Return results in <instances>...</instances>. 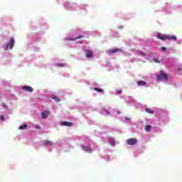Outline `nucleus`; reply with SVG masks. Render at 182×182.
<instances>
[{"mask_svg": "<svg viewBox=\"0 0 182 182\" xmlns=\"http://www.w3.org/2000/svg\"><path fill=\"white\" fill-rule=\"evenodd\" d=\"M158 39H161V41H177V37L176 36H168L166 34H161L158 33L156 34Z\"/></svg>", "mask_w": 182, "mask_h": 182, "instance_id": "1", "label": "nucleus"}, {"mask_svg": "<svg viewBox=\"0 0 182 182\" xmlns=\"http://www.w3.org/2000/svg\"><path fill=\"white\" fill-rule=\"evenodd\" d=\"M178 70H182V68H178Z\"/></svg>", "mask_w": 182, "mask_h": 182, "instance_id": "30", "label": "nucleus"}, {"mask_svg": "<svg viewBox=\"0 0 182 182\" xmlns=\"http://www.w3.org/2000/svg\"><path fill=\"white\" fill-rule=\"evenodd\" d=\"M2 106H4V107H6V109H7L8 105H6L5 103H2Z\"/></svg>", "mask_w": 182, "mask_h": 182, "instance_id": "25", "label": "nucleus"}, {"mask_svg": "<svg viewBox=\"0 0 182 182\" xmlns=\"http://www.w3.org/2000/svg\"><path fill=\"white\" fill-rule=\"evenodd\" d=\"M14 45H15V39L11 38L9 43L6 46L5 50H8V48H9V49H12V48H14Z\"/></svg>", "mask_w": 182, "mask_h": 182, "instance_id": "4", "label": "nucleus"}, {"mask_svg": "<svg viewBox=\"0 0 182 182\" xmlns=\"http://www.w3.org/2000/svg\"><path fill=\"white\" fill-rule=\"evenodd\" d=\"M43 144H44V146H52V141H44Z\"/></svg>", "mask_w": 182, "mask_h": 182, "instance_id": "14", "label": "nucleus"}, {"mask_svg": "<svg viewBox=\"0 0 182 182\" xmlns=\"http://www.w3.org/2000/svg\"><path fill=\"white\" fill-rule=\"evenodd\" d=\"M139 55H141V56H146V53L141 51V50H138Z\"/></svg>", "mask_w": 182, "mask_h": 182, "instance_id": "20", "label": "nucleus"}, {"mask_svg": "<svg viewBox=\"0 0 182 182\" xmlns=\"http://www.w3.org/2000/svg\"><path fill=\"white\" fill-rule=\"evenodd\" d=\"M0 120H1V122H4V121L5 120V116H4V115H0Z\"/></svg>", "mask_w": 182, "mask_h": 182, "instance_id": "22", "label": "nucleus"}, {"mask_svg": "<svg viewBox=\"0 0 182 182\" xmlns=\"http://www.w3.org/2000/svg\"><path fill=\"white\" fill-rule=\"evenodd\" d=\"M145 111L146 113H149V114H153L154 113V111L150 108H146Z\"/></svg>", "mask_w": 182, "mask_h": 182, "instance_id": "12", "label": "nucleus"}, {"mask_svg": "<svg viewBox=\"0 0 182 182\" xmlns=\"http://www.w3.org/2000/svg\"><path fill=\"white\" fill-rule=\"evenodd\" d=\"M117 92L118 95H120L122 93V90H117Z\"/></svg>", "mask_w": 182, "mask_h": 182, "instance_id": "26", "label": "nucleus"}, {"mask_svg": "<svg viewBox=\"0 0 182 182\" xmlns=\"http://www.w3.org/2000/svg\"><path fill=\"white\" fill-rule=\"evenodd\" d=\"M52 99L53 100H55V102H60V99H59L58 97H56V96H53V97H52Z\"/></svg>", "mask_w": 182, "mask_h": 182, "instance_id": "21", "label": "nucleus"}, {"mask_svg": "<svg viewBox=\"0 0 182 182\" xmlns=\"http://www.w3.org/2000/svg\"><path fill=\"white\" fill-rule=\"evenodd\" d=\"M138 86H146V85H147V82H146L145 81H141V80H139L136 82Z\"/></svg>", "mask_w": 182, "mask_h": 182, "instance_id": "11", "label": "nucleus"}, {"mask_svg": "<svg viewBox=\"0 0 182 182\" xmlns=\"http://www.w3.org/2000/svg\"><path fill=\"white\" fill-rule=\"evenodd\" d=\"M94 90H96L97 92H99L100 93H103V89H102V88L95 87Z\"/></svg>", "mask_w": 182, "mask_h": 182, "instance_id": "16", "label": "nucleus"}, {"mask_svg": "<svg viewBox=\"0 0 182 182\" xmlns=\"http://www.w3.org/2000/svg\"><path fill=\"white\" fill-rule=\"evenodd\" d=\"M56 66H58V68H65V66H66V64L58 63V64H56Z\"/></svg>", "mask_w": 182, "mask_h": 182, "instance_id": "18", "label": "nucleus"}, {"mask_svg": "<svg viewBox=\"0 0 182 182\" xmlns=\"http://www.w3.org/2000/svg\"><path fill=\"white\" fill-rule=\"evenodd\" d=\"M36 129H41V127L40 126H37Z\"/></svg>", "mask_w": 182, "mask_h": 182, "instance_id": "28", "label": "nucleus"}, {"mask_svg": "<svg viewBox=\"0 0 182 182\" xmlns=\"http://www.w3.org/2000/svg\"><path fill=\"white\" fill-rule=\"evenodd\" d=\"M61 124L62 126H68V127L73 126V123L67 121L61 122Z\"/></svg>", "mask_w": 182, "mask_h": 182, "instance_id": "9", "label": "nucleus"}, {"mask_svg": "<svg viewBox=\"0 0 182 182\" xmlns=\"http://www.w3.org/2000/svg\"><path fill=\"white\" fill-rule=\"evenodd\" d=\"M120 49L119 48H114L108 51L109 55H112L113 53H116L117 52H120Z\"/></svg>", "mask_w": 182, "mask_h": 182, "instance_id": "10", "label": "nucleus"}, {"mask_svg": "<svg viewBox=\"0 0 182 182\" xmlns=\"http://www.w3.org/2000/svg\"><path fill=\"white\" fill-rule=\"evenodd\" d=\"M146 132H150L151 130V125H147L145 128Z\"/></svg>", "mask_w": 182, "mask_h": 182, "instance_id": "19", "label": "nucleus"}, {"mask_svg": "<svg viewBox=\"0 0 182 182\" xmlns=\"http://www.w3.org/2000/svg\"><path fill=\"white\" fill-rule=\"evenodd\" d=\"M50 112L49 111H45L41 112V117L42 119H48V117H49Z\"/></svg>", "mask_w": 182, "mask_h": 182, "instance_id": "7", "label": "nucleus"}, {"mask_svg": "<svg viewBox=\"0 0 182 182\" xmlns=\"http://www.w3.org/2000/svg\"><path fill=\"white\" fill-rule=\"evenodd\" d=\"M105 112L107 114H110V112H107V110H105Z\"/></svg>", "mask_w": 182, "mask_h": 182, "instance_id": "27", "label": "nucleus"}, {"mask_svg": "<svg viewBox=\"0 0 182 182\" xmlns=\"http://www.w3.org/2000/svg\"><path fill=\"white\" fill-rule=\"evenodd\" d=\"M82 38H83V36H79L78 37H77L76 38H69V41H77V39H82Z\"/></svg>", "mask_w": 182, "mask_h": 182, "instance_id": "15", "label": "nucleus"}, {"mask_svg": "<svg viewBox=\"0 0 182 182\" xmlns=\"http://www.w3.org/2000/svg\"><path fill=\"white\" fill-rule=\"evenodd\" d=\"M156 79L157 80H163L164 79L165 82H167V80H168V77L164 72L160 71V75L157 76Z\"/></svg>", "mask_w": 182, "mask_h": 182, "instance_id": "2", "label": "nucleus"}, {"mask_svg": "<svg viewBox=\"0 0 182 182\" xmlns=\"http://www.w3.org/2000/svg\"><path fill=\"white\" fill-rule=\"evenodd\" d=\"M153 60L155 62V63H160V60H157L156 58H154Z\"/></svg>", "mask_w": 182, "mask_h": 182, "instance_id": "23", "label": "nucleus"}, {"mask_svg": "<svg viewBox=\"0 0 182 182\" xmlns=\"http://www.w3.org/2000/svg\"><path fill=\"white\" fill-rule=\"evenodd\" d=\"M28 127V124H23L19 127L20 130H23V129H26Z\"/></svg>", "mask_w": 182, "mask_h": 182, "instance_id": "17", "label": "nucleus"}, {"mask_svg": "<svg viewBox=\"0 0 182 182\" xmlns=\"http://www.w3.org/2000/svg\"><path fill=\"white\" fill-rule=\"evenodd\" d=\"M22 89L24 92H30L31 93L33 92V88L31 86H23Z\"/></svg>", "mask_w": 182, "mask_h": 182, "instance_id": "5", "label": "nucleus"}, {"mask_svg": "<svg viewBox=\"0 0 182 182\" xmlns=\"http://www.w3.org/2000/svg\"><path fill=\"white\" fill-rule=\"evenodd\" d=\"M127 144L128 146H134V144H137V139L136 138H132L127 140Z\"/></svg>", "mask_w": 182, "mask_h": 182, "instance_id": "3", "label": "nucleus"}, {"mask_svg": "<svg viewBox=\"0 0 182 182\" xmlns=\"http://www.w3.org/2000/svg\"><path fill=\"white\" fill-rule=\"evenodd\" d=\"M81 148L84 151H86V153H92V149L89 146H85L84 145H81Z\"/></svg>", "mask_w": 182, "mask_h": 182, "instance_id": "6", "label": "nucleus"}, {"mask_svg": "<svg viewBox=\"0 0 182 182\" xmlns=\"http://www.w3.org/2000/svg\"><path fill=\"white\" fill-rule=\"evenodd\" d=\"M86 57L89 58H93V52L90 50H86Z\"/></svg>", "mask_w": 182, "mask_h": 182, "instance_id": "8", "label": "nucleus"}, {"mask_svg": "<svg viewBox=\"0 0 182 182\" xmlns=\"http://www.w3.org/2000/svg\"><path fill=\"white\" fill-rule=\"evenodd\" d=\"M109 143L111 144V146H114L116 144V142L113 138L109 139Z\"/></svg>", "mask_w": 182, "mask_h": 182, "instance_id": "13", "label": "nucleus"}, {"mask_svg": "<svg viewBox=\"0 0 182 182\" xmlns=\"http://www.w3.org/2000/svg\"><path fill=\"white\" fill-rule=\"evenodd\" d=\"M161 50L162 52H166V49L165 47H161Z\"/></svg>", "mask_w": 182, "mask_h": 182, "instance_id": "24", "label": "nucleus"}, {"mask_svg": "<svg viewBox=\"0 0 182 182\" xmlns=\"http://www.w3.org/2000/svg\"><path fill=\"white\" fill-rule=\"evenodd\" d=\"M125 119H126L127 120H130V119H129V118H127V117H126Z\"/></svg>", "mask_w": 182, "mask_h": 182, "instance_id": "29", "label": "nucleus"}]
</instances>
